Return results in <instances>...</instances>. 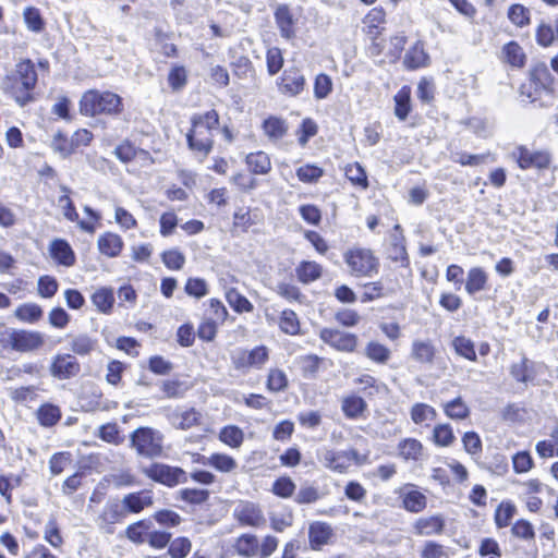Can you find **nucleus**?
<instances>
[{"label": "nucleus", "instance_id": "c85d7f7f", "mask_svg": "<svg viewBox=\"0 0 558 558\" xmlns=\"http://www.w3.org/2000/svg\"><path fill=\"white\" fill-rule=\"evenodd\" d=\"M234 550L244 558H253L258 555V539L253 534H242L234 543Z\"/></svg>", "mask_w": 558, "mask_h": 558}, {"label": "nucleus", "instance_id": "bf43d9fd", "mask_svg": "<svg viewBox=\"0 0 558 558\" xmlns=\"http://www.w3.org/2000/svg\"><path fill=\"white\" fill-rule=\"evenodd\" d=\"M276 21L278 26L280 27V31L282 35L287 38H289L293 34L292 29V16L291 13L286 5H281L277 9L276 13Z\"/></svg>", "mask_w": 558, "mask_h": 558}, {"label": "nucleus", "instance_id": "aec40b11", "mask_svg": "<svg viewBox=\"0 0 558 558\" xmlns=\"http://www.w3.org/2000/svg\"><path fill=\"white\" fill-rule=\"evenodd\" d=\"M262 129L264 135L268 138V141L272 143H278L281 141L288 133V123L284 119L270 116L264 120L262 124Z\"/></svg>", "mask_w": 558, "mask_h": 558}, {"label": "nucleus", "instance_id": "0eeeda50", "mask_svg": "<svg viewBox=\"0 0 558 558\" xmlns=\"http://www.w3.org/2000/svg\"><path fill=\"white\" fill-rule=\"evenodd\" d=\"M268 349L265 345L255 347L252 350L238 349L231 354L232 364L238 371L248 368H262L268 361Z\"/></svg>", "mask_w": 558, "mask_h": 558}, {"label": "nucleus", "instance_id": "c03bdc74", "mask_svg": "<svg viewBox=\"0 0 558 558\" xmlns=\"http://www.w3.org/2000/svg\"><path fill=\"white\" fill-rule=\"evenodd\" d=\"M300 320L298 315L291 310H284L281 312L279 318V328L287 335H298L300 332Z\"/></svg>", "mask_w": 558, "mask_h": 558}, {"label": "nucleus", "instance_id": "e2e57ef3", "mask_svg": "<svg viewBox=\"0 0 558 558\" xmlns=\"http://www.w3.org/2000/svg\"><path fill=\"white\" fill-rule=\"evenodd\" d=\"M149 526L146 522L140 521L130 525L126 530V536L130 541L142 544L147 542Z\"/></svg>", "mask_w": 558, "mask_h": 558}, {"label": "nucleus", "instance_id": "3c124183", "mask_svg": "<svg viewBox=\"0 0 558 558\" xmlns=\"http://www.w3.org/2000/svg\"><path fill=\"white\" fill-rule=\"evenodd\" d=\"M318 132V125L312 118L303 119L300 128L296 131L298 142L300 146L304 147L308 141L314 137Z\"/></svg>", "mask_w": 558, "mask_h": 558}, {"label": "nucleus", "instance_id": "f704fd0d", "mask_svg": "<svg viewBox=\"0 0 558 558\" xmlns=\"http://www.w3.org/2000/svg\"><path fill=\"white\" fill-rule=\"evenodd\" d=\"M246 165L255 174H266L271 169V161L264 151L251 153L246 156Z\"/></svg>", "mask_w": 558, "mask_h": 558}, {"label": "nucleus", "instance_id": "72a5a7b5", "mask_svg": "<svg viewBox=\"0 0 558 558\" xmlns=\"http://www.w3.org/2000/svg\"><path fill=\"white\" fill-rule=\"evenodd\" d=\"M92 303L102 314H109L114 304L113 290L111 288H100L92 295Z\"/></svg>", "mask_w": 558, "mask_h": 558}, {"label": "nucleus", "instance_id": "0e129e2a", "mask_svg": "<svg viewBox=\"0 0 558 558\" xmlns=\"http://www.w3.org/2000/svg\"><path fill=\"white\" fill-rule=\"evenodd\" d=\"M227 316L228 311L222 302L217 299H210L205 317L213 319L216 323L222 324Z\"/></svg>", "mask_w": 558, "mask_h": 558}, {"label": "nucleus", "instance_id": "f3484780", "mask_svg": "<svg viewBox=\"0 0 558 558\" xmlns=\"http://www.w3.org/2000/svg\"><path fill=\"white\" fill-rule=\"evenodd\" d=\"M51 258L59 265L71 267L75 264V253L63 239H54L49 244Z\"/></svg>", "mask_w": 558, "mask_h": 558}, {"label": "nucleus", "instance_id": "6e6d98bb", "mask_svg": "<svg viewBox=\"0 0 558 558\" xmlns=\"http://www.w3.org/2000/svg\"><path fill=\"white\" fill-rule=\"evenodd\" d=\"M324 175V170L315 165H304L296 169V177L303 183H316Z\"/></svg>", "mask_w": 558, "mask_h": 558}, {"label": "nucleus", "instance_id": "4c0bfd02", "mask_svg": "<svg viewBox=\"0 0 558 558\" xmlns=\"http://www.w3.org/2000/svg\"><path fill=\"white\" fill-rule=\"evenodd\" d=\"M517 514V507L512 501H501L495 511V523L497 527L502 529L510 525L511 520Z\"/></svg>", "mask_w": 558, "mask_h": 558}, {"label": "nucleus", "instance_id": "473e14b6", "mask_svg": "<svg viewBox=\"0 0 558 558\" xmlns=\"http://www.w3.org/2000/svg\"><path fill=\"white\" fill-rule=\"evenodd\" d=\"M322 271L323 269L319 264L308 260L301 262L295 268V274L299 281L305 284L319 279Z\"/></svg>", "mask_w": 558, "mask_h": 558}, {"label": "nucleus", "instance_id": "052dcab7", "mask_svg": "<svg viewBox=\"0 0 558 558\" xmlns=\"http://www.w3.org/2000/svg\"><path fill=\"white\" fill-rule=\"evenodd\" d=\"M161 259L170 270H180L185 264V256L177 248L165 251L161 254Z\"/></svg>", "mask_w": 558, "mask_h": 558}, {"label": "nucleus", "instance_id": "5fc2aeb1", "mask_svg": "<svg viewBox=\"0 0 558 558\" xmlns=\"http://www.w3.org/2000/svg\"><path fill=\"white\" fill-rule=\"evenodd\" d=\"M490 158V161H495V157L488 154L482 155H473L468 153H457L453 155L452 160L454 162L460 163L461 166H478L487 161Z\"/></svg>", "mask_w": 558, "mask_h": 558}, {"label": "nucleus", "instance_id": "de8ad7c7", "mask_svg": "<svg viewBox=\"0 0 558 558\" xmlns=\"http://www.w3.org/2000/svg\"><path fill=\"white\" fill-rule=\"evenodd\" d=\"M390 354V350L377 341H369L365 347V355L376 363H386Z\"/></svg>", "mask_w": 558, "mask_h": 558}, {"label": "nucleus", "instance_id": "ddd939ff", "mask_svg": "<svg viewBox=\"0 0 558 558\" xmlns=\"http://www.w3.org/2000/svg\"><path fill=\"white\" fill-rule=\"evenodd\" d=\"M278 87L280 93L286 96H298L304 90L305 77L300 69L289 68L283 71Z\"/></svg>", "mask_w": 558, "mask_h": 558}, {"label": "nucleus", "instance_id": "cd10ccee", "mask_svg": "<svg viewBox=\"0 0 558 558\" xmlns=\"http://www.w3.org/2000/svg\"><path fill=\"white\" fill-rule=\"evenodd\" d=\"M123 506L133 513L141 512L144 508L153 504L151 493L143 490L138 493L129 494L123 498Z\"/></svg>", "mask_w": 558, "mask_h": 558}, {"label": "nucleus", "instance_id": "412c9836", "mask_svg": "<svg viewBox=\"0 0 558 558\" xmlns=\"http://www.w3.org/2000/svg\"><path fill=\"white\" fill-rule=\"evenodd\" d=\"M122 238L113 232H106L99 235L97 246L99 252L107 257H117L123 248Z\"/></svg>", "mask_w": 558, "mask_h": 558}, {"label": "nucleus", "instance_id": "393cba45", "mask_svg": "<svg viewBox=\"0 0 558 558\" xmlns=\"http://www.w3.org/2000/svg\"><path fill=\"white\" fill-rule=\"evenodd\" d=\"M501 58L513 68H523L526 61L525 52L517 41H509L502 47Z\"/></svg>", "mask_w": 558, "mask_h": 558}, {"label": "nucleus", "instance_id": "9d476101", "mask_svg": "<svg viewBox=\"0 0 558 558\" xmlns=\"http://www.w3.org/2000/svg\"><path fill=\"white\" fill-rule=\"evenodd\" d=\"M513 158L517 160L521 169L547 168L550 163V156L545 150H530L524 146L518 147L512 153Z\"/></svg>", "mask_w": 558, "mask_h": 558}, {"label": "nucleus", "instance_id": "6ab92c4d", "mask_svg": "<svg viewBox=\"0 0 558 558\" xmlns=\"http://www.w3.org/2000/svg\"><path fill=\"white\" fill-rule=\"evenodd\" d=\"M194 457L195 462L213 466L215 470L222 473L233 472L238 468L235 459L226 453H213L207 458L201 454H195Z\"/></svg>", "mask_w": 558, "mask_h": 558}, {"label": "nucleus", "instance_id": "4468645a", "mask_svg": "<svg viewBox=\"0 0 558 558\" xmlns=\"http://www.w3.org/2000/svg\"><path fill=\"white\" fill-rule=\"evenodd\" d=\"M60 190L63 194L58 198V205L61 208L64 218L71 222H76L81 230L93 233L96 229L95 225L89 222V220L78 219V214L70 198V189L65 185H61Z\"/></svg>", "mask_w": 558, "mask_h": 558}, {"label": "nucleus", "instance_id": "ea45409f", "mask_svg": "<svg viewBox=\"0 0 558 558\" xmlns=\"http://www.w3.org/2000/svg\"><path fill=\"white\" fill-rule=\"evenodd\" d=\"M510 374L517 381L527 384L534 379L533 363L523 357L520 362L512 364Z\"/></svg>", "mask_w": 558, "mask_h": 558}, {"label": "nucleus", "instance_id": "4be33fe9", "mask_svg": "<svg viewBox=\"0 0 558 558\" xmlns=\"http://www.w3.org/2000/svg\"><path fill=\"white\" fill-rule=\"evenodd\" d=\"M386 21V12L381 7H375L363 19L365 33L375 40L380 34V26Z\"/></svg>", "mask_w": 558, "mask_h": 558}, {"label": "nucleus", "instance_id": "6e6552de", "mask_svg": "<svg viewBox=\"0 0 558 558\" xmlns=\"http://www.w3.org/2000/svg\"><path fill=\"white\" fill-rule=\"evenodd\" d=\"M144 473L155 482L167 486H174L186 482V473L180 468L162 463H154L144 469Z\"/></svg>", "mask_w": 558, "mask_h": 558}, {"label": "nucleus", "instance_id": "f8f14e48", "mask_svg": "<svg viewBox=\"0 0 558 558\" xmlns=\"http://www.w3.org/2000/svg\"><path fill=\"white\" fill-rule=\"evenodd\" d=\"M50 374L60 380L75 377L81 366L76 357L71 354H57L50 365Z\"/></svg>", "mask_w": 558, "mask_h": 558}, {"label": "nucleus", "instance_id": "1a4fd4ad", "mask_svg": "<svg viewBox=\"0 0 558 558\" xmlns=\"http://www.w3.org/2000/svg\"><path fill=\"white\" fill-rule=\"evenodd\" d=\"M233 517L244 526L262 527L266 524L260 507L251 501H240L233 510Z\"/></svg>", "mask_w": 558, "mask_h": 558}, {"label": "nucleus", "instance_id": "2f4dec72", "mask_svg": "<svg viewBox=\"0 0 558 558\" xmlns=\"http://www.w3.org/2000/svg\"><path fill=\"white\" fill-rule=\"evenodd\" d=\"M442 409L445 414L451 418L457 421L465 420L470 416L471 410L466 402L461 398L457 397L453 400L445 402L442 404Z\"/></svg>", "mask_w": 558, "mask_h": 558}, {"label": "nucleus", "instance_id": "37998d69", "mask_svg": "<svg viewBox=\"0 0 558 558\" xmlns=\"http://www.w3.org/2000/svg\"><path fill=\"white\" fill-rule=\"evenodd\" d=\"M228 304L238 313H250L253 311V304L242 295L236 289H229L226 292Z\"/></svg>", "mask_w": 558, "mask_h": 558}, {"label": "nucleus", "instance_id": "f257e3e1", "mask_svg": "<svg viewBox=\"0 0 558 558\" xmlns=\"http://www.w3.org/2000/svg\"><path fill=\"white\" fill-rule=\"evenodd\" d=\"M37 83V73L31 60H23L16 64L14 73L3 81V88L21 107L34 100L32 90Z\"/></svg>", "mask_w": 558, "mask_h": 558}, {"label": "nucleus", "instance_id": "a19ab883", "mask_svg": "<svg viewBox=\"0 0 558 558\" xmlns=\"http://www.w3.org/2000/svg\"><path fill=\"white\" fill-rule=\"evenodd\" d=\"M507 16L513 25L520 28L531 23L530 10L520 3L511 4L508 9Z\"/></svg>", "mask_w": 558, "mask_h": 558}, {"label": "nucleus", "instance_id": "4d7b16f0", "mask_svg": "<svg viewBox=\"0 0 558 558\" xmlns=\"http://www.w3.org/2000/svg\"><path fill=\"white\" fill-rule=\"evenodd\" d=\"M288 387L286 373L279 368H271L267 377V388L272 392H279Z\"/></svg>", "mask_w": 558, "mask_h": 558}, {"label": "nucleus", "instance_id": "49530a36", "mask_svg": "<svg viewBox=\"0 0 558 558\" xmlns=\"http://www.w3.org/2000/svg\"><path fill=\"white\" fill-rule=\"evenodd\" d=\"M452 347H453L456 353L459 354L460 356H462L469 361H472V362L476 361L477 356H476L474 343L471 339L465 338L463 336L456 337L452 340Z\"/></svg>", "mask_w": 558, "mask_h": 558}, {"label": "nucleus", "instance_id": "39448f33", "mask_svg": "<svg viewBox=\"0 0 558 558\" xmlns=\"http://www.w3.org/2000/svg\"><path fill=\"white\" fill-rule=\"evenodd\" d=\"M162 434L151 427H138L131 435V445L140 456L159 457L162 453Z\"/></svg>", "mask_w": 558, "mask_h": 558}, {"label": "nucleus", "instance_id": "20e7f679", "mask_svg": "<svg viewBox=\"0 0 558 558\" xmlns=\"http://www.w3.org/2000/svg\"><path fill=\"white\" fill-rule=\"evenodd\" d=\"M318 461L327 470L344 474L354 465H363L367 463V456L360 454L355 449L336 450L329 447H323L317 452Z\"/></svg>", "mask_w": 558, "mask_h": 558}, {"label": "nucleus", "instance_id": "2eb2a0df", "mask_svg": "<svg viewBox=\"0 0 558 558\" xmlns=\"http://www.w3.org/2000/svg\"><path fill=\"white\" fill-rule=\"evenodd\" d=\"M167 417L174 428L186 430L201 423L202 414L194 408H177Z\"/></svg>", "mask_w": 558, "mask_h": 558}, {"label": "nucleus", "instance_id": "5701e85b", "mask_svg": "<svg viewBox=\"0 0 558 558\" xmlns=\"http://www.w3.org/2000/svg\"><path fill=\"white\" fill-rule=\"evenodd\" d=\"M410 417L415 425L429 426L436 420L437 411L427 403L417 402L411 407Z\"/></svg>", "mask_w": 558, "mask_h": 558}, {"label": "nucleus", "instance_id": "09e8293b", "mask_svg": "<svg viewBox=\"0 0 558 558\" xmlns=\"http://www.w3.org/2000/svg\"><path fill=\"white\" fill-rule=\"evenodd\" d=\"M341 408L345 416L354 418L362 414L366 408V403L361 397L349 396L342 400Z\"/></svg>", "mask_w": 558, "mask_h": 558}, {"label": "nucleus", "instance_id": "680f3d73", "mask_svg": "<svg viewBox=\"0 0 558 558\" xmlns=\"http://www.w3.org/2000/svg\"><path fill=\"white\" fill-rule=\"evenodd\" d=\"M44 539L54 548H60L63 545V538L54 519H50L46 523L44 530Z\"/></svg>", "mask_w": 558, "mask_h": 558}, {"label": "nucleus", "instance_id": "7ed1b4c3", "mask_svg": "<svg viewBox=\"0 0 558 558\" xmlns=\"http://www.w3.org/2000/svg\"><path fill=\"white\" fill-rule=\"evenodd\" d=\"M122 109V98L109 90L89 89L82 95L80 100V112L86 117L119 114Z\"/></svg>", "mask_w": 558, "mask_h": 558}, {"label": "nucleus", "instance_id": "a18cd8bd", "mask_svg": "<svg viewBox=\"0 0 558 558\" xmlns=\"http://www.w3.org/2000/svg\"><path fill=\"white\" fill-rule=\"evenodd\" d=\"M97 340L88 335H77L72 339L71 350L78 355H87L96 350Z\"/></svg>", "mask_w": 558, "mask_h": 558}, {"label": "nucleus", "instance_id": "864d4df0", "mask_svg": "<svg viewBox=\"0 0 558 558\" xmlns=\"http://www.w3.org/2000/svg\"><path fill=\"white\" fill-rule=\"evenodd\" d=\"M23 17L29 31L39 33L44 29L45 23L37 8L27 7L23 12Z\"/></svg>", "mask_w": 558, "mask_h": 558}, {"label": "nucleus", "instance_id": "58836bf2", "mask_svg": "<svg viewBox=\"0 0 558 558\" xmlns=\"http://www.w3.org/2000/svg\"><path fill=\"white\" fill-rule=\"evenodd\" d=\"M219 440L230 448H240L244 441V433L236 425H227L221 428Z\"/></svg>", "mask_w": 558, "mask_h": 558}, {"label": "nucleus", "instance_id": "79ce46f5", "mask_svg": "<svg viewBox=\"0 0 558 558\" xmlns=\"http://www.w3.org/2000/svg\"><path fill=\"white\" fill-rule=\"evenodd\" d=\"M432 439L438 447H449L453 444L456 436L449 424H437L433 429Z\"/></svg>", "mask_w": 558, "mask_h": 558}, {"label": "nucleus", "instance_id": "69168bd1", "mask_svg": "<svg viewBox=\"0 0 558 558\" xmlns=\"http://www.w3.org/2000/svg\"><path fill=\"white\" fill-rule=\"evenodd\" d=\"M345 177L357 186L367 187V177L364 169L359 163H352L345 167Z\"/></svg>", "mask_w": 558, "mask_h": 558}, {"label": "nucleus", "instance_id": "c9c22d12", "mask_svg": "<svg viewBox=\"0 0 558 558\" xmlns=\"http://www.w3.org/2000/svg\"><path fill=\"white\" fill-rule=\"evenodd\" d=\"M411 89L408 86H403L396 95H395V114L396 117L403 121L407 119L411 111Z\"/></svg>", "mask_w": 558, "mask_h": 558}, {"label": "nucleus", "instance_id": "603ef678", "mask_svg": "<svg viewBox=\"0 0 558 558\" xmlns=\"http://www.w3.org/2000/svg\"><path fill=\"white\" fill-rule=\"evenodd\" d=\"M332 80L329 75L320 73L314 81V97L317 100L326 99L332 92Z\"/></svg>", "mask_w": 558, "mask_h": 558}, {"label": "nucleus", "instance_id": "9b49d317", "mask_svg": "<svg viewBox=\"0 0 558 558\" xmlns=\"http://www.w3.org/2000/svg\"><path fill=\"white\" fill-rule=\"evenodd\" d=\"M319 336L324 342L338 351L353 352L357 345V337L354 333L325 328Z\"/></svg>", "mask_w": 558, "mask_h": 558}, {"label": "nucleus", "instance_id": "a211bd4d", "mask_svg": "<svg viewBox=\"0 0 558 558\" xmlns=\"http://www.w3.org/2000/svg\"><path fill=\"white\" fill-rule=\"evenodd\" d=\"M14 351L26 353L40 349L45 343L44 335L39 331L19 329Z\"/></svg>", "mask_w": 558, "mask_h": 558}, {"label": "nucleus", "instance_id": "338daca9", "mask_svg": "<svg viewBox=\"0 0 558 558\" xmlns=\"http://www.w3.org/2000/svg\"><path fill=\"white\" fill-rule=\"evenodd\" d=\"M179 497L189 504L201 505L208 499L209 493L205 489L184 488L179 492Z\"/></svg>", "mask_w": 558, "mask_h": 558}, {"label": "nucleus", "instance_id": "bb28decb", "mask_svg": "<svg viewBox=\"0 0 558 558\" xmlns=\"http://www.w3.org/2000/svg\"><path fill=\"white\" fill-rule=\"evenodd\" d=\"M399 454L407 461H418L423 457L424 448L415 438H404L398 444Z\"/></svg>", "mask_w": 558, "mask_h": 558}, {"label": "nucleus", "instance_id": "c756f323", "mask_svg": "<svg viewBox=\"0 0 558 558\" xmlns=\"http://www.w3.org/2000/svg\"><path fill=\"white\" fill-rule=\"evenodd\" d=\"M488 276L481 267H473L468 271L465 291L473 295L486 288Z\"/></svg>", "mask_w": 558, "mask_h": 558}, {"label": "nucleus", "instance_id": "e433bc0d", "mask_svg": "<svg viewBox=\"0 0 558 558\" xmlns=\"http://www.w3.org/2000/svg\"><path fill=\"white\" fill-rule=\"evenodd\" d=\"M36 416L41 426L51 427L60 421L61 411L59 407L46 403L37 410Z\"/></svg>", "mask_w": 558, "mask_h": 558}, {"label": "nucleus", "instance_id": "b1692460", "mask_svg": "<svg viewBox=\"0 0 558 558\" xmlns=\"http://www.w3.org/2000/svg\"><path fill=\"white\" fill-rule=\"evenodd\" d=\"M332 536L330 525L322 522L311 524L308 531L310 544L313 549H320L322 546L328 544Z\"/></svg>", "mask_w": 558, "mask_h": 558}, {"label": "nucleus", "instance_id": "13d9d810", "mask_svg": "<svg viewBox=\"0 0 558 558\" xmlns=\"http://www.w3.org/2000/svg\"><path fill=\"white\" fill-rule=\"evenodd\" d=\"M43 315L39 305L34 303L23 304L15 311V316L23 322L34 323L37 322Z\"/></svg>", "mask_w": 558, "mask_h": 558}, {"label": "nucleus", "instance_id": "8fccbe9b", "mask_svg": "<svg viewBox=\"0 0 558 558\" xmlns=\"http://www.w3.org/2000/svg\"><path fill=\"white\" fill-rule=\"evenodd\" d=\"M403 506L410 512H421L426 507V497L418 490L403 494Z\"/></svg>", "mask_w": 558, "mask_h": 558}, {"label": "nucleus", "instance_id": "7c9ffc66", "mask_svg": "<svg viewBox=\"0 0 558 558\" xmlns=\"http://www.w3.org/2000/svg\"><path fill=\"white\" fill-rule=\"evenodd\" d=\"M445 521L441 515L421 518L415 522L414 529L420 535L440 534L444 530Z\"/></svg>", "mask_w": 558, "mask_h": 558}, {"label": "nucleus", "instance_id": "dca6fc26", "mask_svg": "<svg viewBox=\"0 0 558 558\" xmlns=\"http://www.w3.org/2000/svg\"><path fill=\"white\" fill-rule=\"evenodd\" d=\"M123 518L121 506L117 501L107 502L102 512L97 519L98 527L107 534H112L114 524L120 522Z\"/></svg>", "mask_w": 558, "mask_h": 558}, {"label": "nucleus", "instance_id": "f03ea898", "mask_svg": "<svg viewBox=\"0 0 558 558\" xmlns=\"http://www.w3.org/2000/svg\"><path fill=\"white\" fill-rule=\"evenodd\" d=\"M192 129L187 133V143L193 151L207 156L213 149V131L218 128L219 116L216 110L193 116Z\"/></svg>", "mask_w": 558, "mask_h": 558}, {"label": "nucleus", "instance_id": "774afa93", "mask_svg": "<svg viewBox=\"0 0 558 558\" xmlns=\"http://www.w3.org/2000/svg\"><path fill=\"white\" fill-rule=\"evenodd\" d=\"M421 558H449V554L442 545L429 541L424 544Z\"/></svg>", "mask_w": 558, "mask_h": 558}, {"label": "nucleus", "instance_id": "a878e982", "mask_svg": "<svg viewBox=\"0 0 558 558\" xmlns=\"http://www.w3.org/2000/svg\"><path fill=\"white\" fill-rule=\"evenodd\" d=\"M435 353V347L429 340H415L412 342L411 355L418 363L432 364Z\"/></svg>", "mask_w": 558, "mask_h": 558}, {"label": "nucleus", "instance_id": "423d86ee", "mask_svg": "<svg viewBox=\"0 0 558 558\" xmlns=\"http://www.w3.org/2000/svg\"><path fill=\"white\" fill-rule=\"evenodd\" d=\"M344 262L355 277H371L377 274L379 262L374 253L364 247H353L345 252Z\"/></svg>", "mask_w": 558, "mask_h": 558}]
</instances>
